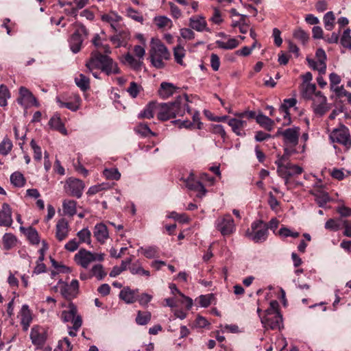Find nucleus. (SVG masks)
I'll return each mask as SVG.
<instances>
[{
	"mask_svg": "<svg viewBox=\"0 0 351 351\" xmlns=\"http://www.w3.org/2000/svg\"><path fill=\"white\" fill-rule=\"evenodd\" d=\"M188 96L184 94L177 97L173 102L164 103L158 105L157 117L159 120L165 121L176 116H183L185 112H190L187 104Z\"/></svg>",
	"mask_w": 351,
	"mask_h": 351,
	"instance_id": "nucleus-1",
	"label": "nucleus"
},
{
	"mask_svg": "<svg viewBox=\"0 0 351 351\" xmlns=\"http://www.w3.org/2000/svg\"><path fill=\"white\" fill-rule=\"evenodd\" d=\"M86 66L88 71L100 69L107 75L119 74L120 73L117 63L110 56L103 55L99 51L92 52L89 60L86 63Z\"/></svg>",
	"mask_w": 351,
	"mask_h": 351,
	"instance_id": "nucleus-2",
	"label": "nucleus"
},
{
	"mask_svg": "<svg viewBox=\"0 0 351 351\" xmlns=\"http://www.w3.org/2000/svg\"><path fill=\"white\" fill-rule=\"evenodd\" d=\"M171 54L165 45L158 40L152 39L150 58L152 64L157 69L165 66L163 60H169Z\"/></svg>",
	"mask_w": 351,
	"mask_h": 351,
	"instance_id": "nucleus-3",
	"label": "nucleus"
},
{
	"mask_svg": "<svg viewBox=\"0 0 351 351\" xmlns=\"http://www.w3.org/2000/svg\"><path fill=\"white\" fill-rule=\"evenodd\" d=\"M285 158V156H281L275 162V164L277 165L278 176L285 180V183L287 185L289 183V178L293 176L301 174L303 169L298 165L289 162L283 163Z\"/></svg>",
	"mask_w": 351,
	"mask_h": 351,
	"instance_id": "nucleus-4",
	"label": "nucleus"
},
{
	"mask_svg": "<svg viewBox=\"0 0 351 351\" xmlns=\"http://www.w3.org/2000/svg\"><path fill=\"white\" fill-rule=\"evenodd\" d=\"M73 25L75 31L71 36L69 43L71 51L76 53L80 51L82 44L88 35V31L85 26L80 23L76 22Z\"/></svg>",
	"mask_w": 351,
	"mask_h": 351,
	"instance_id": "nucleus-5",
	"label": "nucleus"
},
{
	"mask_svg": "<svg viewBox=\"0 0 351 351\" xmlns=\"http://www.w3.org/2000/svg\"><path fill=\"white\" fill-rule=\"evenodd\" d=\"M246 235L255 243L265 241L268 235V227L261 220L254 221L251 225V230H247Z\"/></svg>",
	"mask_w": 351,
	"mask_h": 351,
	"instance_id": "nucleus-6",
	"label": "nucleus"
},
{
	"mask_svg": "<svg viewBox=\"0 0 351 351\" xmlns=\"http://www.w3.org/2000/svg\"><path fill=\"white\" fill-rule=\"evenodd\" d=\"M215 224L223 236L232 234L236 229L234 219L229 214L218 217Z\"/></svg>",
	"mask_w": 351,
	"mask_h": 351,
	"instance_id": "nucleus-7",
	"label": "nucleus"
},
{
	"mask_svg": "<svg viewBox=\"0 0 351 351\" xmlns=\"http://www.w3.org/2000/svg\"><path fill=\"white\" fill-rule=\"evenodd\" d=\"M330 138L332 142L340 143L346 149H348L351 145L349 130L344 125H341L339 128L334 129L330 134Z\"/></svg>",
	"mask_w": 351,
	"mask_h": 351,
	"instance_id": "nucleus-8",
	"label": "nucleus"
},
{
	"mask_svg": "<svg viewBox=\"0 0 351 351\" xmlns=\"http://www.w3.org/2000/svg\"><path fill=\"white\" fill-rule=\"evenodd\" d=\"M29 336L32 344L36 346L37 349H40L47 339V329L41 326H34L31 329Z\"/></svg>",
	"mask_w": 351,
	"mask_h": 351,
	"instance_id": "nucleus-9",
	"label": "nucleus"
},
{
	"mask_svg": "<svg viewBox=\"0 0 351 351\" xmlns=\"http://www.w3.org/2000/svg\"><path fill=\"white\" fill-rule=\"evenodd\" d=\"M299 134L300 128L298 127H293L285 130L280 128L276 132V136H282L286 145L291 147H295L298 145Z\"/></svg>",
	"mask_w": 351,
	"mask_h": 351,
	"instance_id": "nucleus-10",
	"label": "nucleus"
},
{
	"mask_svg": "<svg viewBox=\"0 0 351 351\" xmlns=\"http://www.w3.org/2000/svg\"><path fill=\"white\" fill-rule=\"evenodd\" d=\"M84 187V183L82 180L69 178L66 181L64 190L69 195L80 198L82 195Z\"/></svg>",
	"mask_w": 351,
	"mask_h": 351,
	"instance_id": "nucleus-11",
	"label": "nucleus"
},
{
	"mask_svg": "<svg viewBox=\"0 0 351 351\" xmlns=\"http://www.w3.org/2000/svg\"><path fill=\"white\" fill-rule=\"evenodd\" d=\"M60 293L66 300H71L75 298L79 292V282L77 280H73L69 285L60 280Z\"/></svg>",
	"mask_w": 351,
	"mask_h": 351,
	"instance_id": "nucleus-12",
	"label": "nucleus"
},
{
	"mask_svg": "<svg viewBox=\"0 0 351 351\" xmlns=\"http://www.w3.org/2000/svg\"><path fill=\"white\" fill-rule=\"evenodd\" d=\"M279 304L276 300H272L270 302L269 307L265 311V315H267V319H271L270 317L276 318V324H271L272 328H282V316L278 311Z\"/></svg>",
	"mask_w": 351,
	"mask_h": 351,
	"instance_id": "nucleus-13",
	"label": "nucleus"
},
{
	"mask_svg": "<svg viewBox=\"0 0 351 351\" xmlns=\"http://www.w3.org/2000/svg\"><path fill=\"white\" fill-rule=\"evenodd\" d=\"M183 181L186 188L198 193L197 195L198 197H202L207 192L204 186L200 182L195 180V175L193 172H191L186 178L183 179Z\"/></svg>",
	"mask_w": 351,
	"mask_h": 351,
	"instance_id": "nucleus-14",
	"label": "nucleus"
},
{
	"mask_svg": "<svg viewBox=\"0 0 351 351\" xmlns=\"http://www.w3.org/2000/svg\"><path fill=\"white\" fill-rule=\"evenodd\" d=\"M20 97L17 101L19 104L23 106H27L28 105L38 106V103L33 94L25 87H21L19 89Z\"/></svg>",
	"mask_w": 351,
	"mask_h": 351,
	"instance_id": "nucleus-15",
	"label": "nucleus"
},
{
	"mask_svg": "<svg viewBox=\"0 0 351 351\" xmlns=\"http://www.w3.org/2000/svg\"><path fill=\"white\" fill-rule=\"evenodd\" d=\"M75 261L82 267L87 268L92 262H94L93 253L85 249H80L75 255Z\"/></svg>",
	"mask_w": 351,
	"mask_h": 351,
	"instance_id": "nucleus-16",
	"label": "nucleus"
},
{
	"mask_svg": "<svg viewBox=\"0 0 351 351\" xmlns=\"http://www.w3.org/2000/svg\"><path fill=\"white\" fill-rule=\"evenodd\" d=\"M189 27L199 32H210L205 18L201 15L191 16L189 19Z\"/></svg>",
	"mask_w": 351,
	"mask_h": 351,
	"instance_id": "nucleus-17",
	"label": "nucleus"
},
{
	"mask_svg": "<svg viewBox=\"0 0 351 351\" xmlns=\"http://www.w3.org/2000/svg\"><path fill=\"white\" fill-rule=\"evenodd\" d=\"M101 18L102 21L108 23L114 32H117L119 31V23L121 21L122 17L117 13L114 12H110L109 13L101 15Z\"/></svg>",
	"mask_w": 351,
	"mask_h": 351,
	"instance_id": "nucleus-18",
	"label": "nucleus"
},
{
	"mask_svg": "<svg viewBox=\"0 0 351 351\" xmlns=\"http://www.w3.org/2000/svg\"><path fill=\"white\" fill-rule=\"evenodd\" d=\"M12 222V209L8 204L3 203L0 210V226L10 227Z\"/></svg>",
	"mask_w": 351,
	"mask_h": 351,
	"instance_id": "nucleus-19",
	"label": "nucleus"
},
{
	"mask_svg": "<svg viewBox=\"0 0 351 351\" xmlns=\"http://www.w3.org/2000/svg\"><path fill=\"white\" fill-rule=\"evenodd\" d=\"M69 226L68 221L62 218L59 219L56 226V237L59 241L64 240L69 235Z\"/></svg>",
	"mask_w": 351,
	"mask_h": 351,
	"instance_id": "nucleus-20",
	"label": "nucleus"
},
{
	"mask_svg": "<svg viewBox=\"0 0 351 351\" xmlns=\"http://www.w3.org/2000/svg\"><path fill=\"white\" fill-rule=\"evenodd\" d=\"M138 293V289H131L129 287H125L120 291L119 297V298L124 301L126 304H133L137 300V293Z\"/></svg>",
	"mask_w": 351,
	"mask_h": 351,
	"instance_id": "nucleus-21",
	"label": "nucleus"
},
{
	"mask_svg": "<svg viewBox=\"0 0 351 351\" xmlns=\"http://www.w3.org/2000/svg\"><path fill=\"white\" fill-rule=\"evenodd\" d=\"M228 124L231 127L232 132L237 136L245 135V133L242 132L243 129L247 125V122L245 119L236 116L235 118L228 119Z\"/></svg>",
	"mask_w": 351,
	"mask_h": 351,
	"instance_id": "nucleus-22",
	"label": "nucleus"
},
{
	"mask_svg": "<svg viewBox=\"0 0 351 351\" xmlns=\"http://www.w3.org/2000/svg\"><path fill=\"white\" fill-rule=\"evenodd\" d=\"M178 89V88L172 83L163 82L160 84L158 95L161 98L165 99L172 96Z\"/></svg>",
	"mask_w": 351,
	"mask_h": 351,
	"instance_id": "nucleus-23",
	"label": "nucleus"
},
{
	"mask_svg": "<svg viewBox=\"0 0 351 351\" xmlns=\"http://www.w3.org/2000/svg\"><path fill=\"white\" fill-rule=\"evenodd\" d=\"M20 315L21 324L22 325L23 329V330L27 331L32 320V314L29 309L28 305L24 304L22 306L20 311Z\"/></svg>",
	"mask_w": 351,
	"mask_h": 351,
	"instance_id": "nucleus-24",
	"label": "nucleus"
},
{
	"mask_svg": "<svg viewBox=\"0 0 351 351\" xmlns=\"http://www.w3.org/2000/svg\"><path fill=\"white\" fill-rule=\"evenodd\" d=\"M93 234L97 241L104 243L108 238V230L106 226L102 223L96 224L94 228Z\"/></svg>",
	"mask_w": 351,
	"mask_h": 351,
	"instance_id": "nucleus-25",
	"label": "nucleus"
},
{
	"mask_svg": "<svg viewBox=\"0 0 351 351\" xmlns=\"http://www.w3.org/2000/svg\"><path fill=\"white\" fill-rule=\"evenodd\" d=\"M20 230L25 233L32 244L37 245L39 243L40 237L37 230L35 228L32 227L25 228L21 226L20 227Z\"/></svg>",
	"mask_w": 351,
	"mask_h": 351,
	"instance_id": "nucleus-26",
	"label": "nucleus"
},
{
	"mask_svg": "<svg viewBox=\"0 0 351 351\" xmlns=\"http://www.w3.org/2000/svg\"><path fill=\"white\" fill-rule=\"evenodd\" d=\"M156 110L158 111V105L155 102H150L146 106L143 111L139 114V117L152 119Z\"/></svg>",
	"mask_w": 351,
	"mask_h": 351,
	"instance_id": "nucleus-27",
	"label": "nucleus"
},
{
	"mask_svg": "<svg viewBox=\"0 0 351 351\" xmlns=\"http://www.w3.org/2000/svg\"><path fill=\"white\" fill-rule=\"evenodd\" d=\"M3 249L9 250L13 248L17 242L16 237L12 233H5L3 237Z\"/></svg>",
	"mask_w": 351,
	"mask_h": 351,
	"instance_id": "nucleus-28",
	"label": "nucleus"
},
{
	"mask_svg": "<svg viewBox=\"0 0 351 351\" xmlns=\"http://www.w3.org/2000/svg\"><path fill=\"white\" fill-rule=\"evenodd\" d=\"M256 122L260 124L262 127L265 128L267 130L271 131L273 129L274 121L268 117L259 114L256 117Z\"/></svg>",
	"mask_w": 351,
	"mask_h": 351,
	"instance_id": "nucleus-29",
	"label": "nucleus"
},
{
	"mask_svg": "<svg viewBox=\"0 0 351 351\" xmlns=\"http://www.w3.org/2000/svg\"><path fill=\"white\" fill-rule=\"evenodd\" d=\"M77 203L74 200L65 199L62 203L63 211L65 215L73 216L76 213Z\"/></svg>",
	"mask_w": 351,
	"mask_h": 351,
	"instance_id": "nucleus-30",
	"label": "nucleus"
},
{
	"mask_svg": "<svg viewBox=\"0 0 351 351\" xmlns=\"http://www.w3.org/2000/svg\"><path fill=\"white\" fill-rule=\"evenodd\" d=\"M49 125L51 128L60 132L61 133L66 134V130L60 118L58 115H53L49 121Z\"/></svg>",
	"mask_w": 351,
	"mask_h": 351,
	"instance_id": "nucleus-31",
	"label": "nucleus"
},
{
	"mask_svg": "<svg viewBox=\"0 0 351 351\" xmlns=\"http://www.w3.org/2000/svg\"><path fill=\"white\" fill-rule=\"evenodd\" d=\"M76 313H77L76 306L73 303H70L69 305V309L62 311V319L64 322H71L72 319H73Z\"/></svg>",
	"mask_w": 351,
	"mask_h": 351,
	"instance_id": "nucleus-32",
	"label": "nucleus"
},
{
	"mask_svg": "<svg viewBox=\"0 0 351 351\" xmlns=\"http://www.w3.org/2000/svg\"><path fill=\"white\" fill-rule=\"evenodd\" d=\"M138 252H141L147 258H153L158 256V250L156 246H149L147 247H141L138 250Z\"/></svg>",
	"mask_w": 351,
	"mask_h": 351,
	"instance_id": "nucleus-33",
	"label": "nucleus"
},
{
	"mask_svg": "<svg viewBox=\"0 0 351 351\" xmlns=\"http://www.w3.org/2000/svg\"><path fill=\"white\" fill-rule=\"evenodd\" d=\"M151 317L152 314L150 312L138 311L135 320L137 324L144 326L149 322Z\"/></svg>",
	"mask_w": 351,
	"mask_h": 351,
	"instance_id": "nucleus-34",
	"label": "nucleus"
},
{
	"mask_svg": "<svg viewBox=\"0 0 351 351\" xmlns=\"http://www.w3.org/2000/svg\"><path fill=\"white\" fill-rule=\"evenodd\" d=\"M75 82L76 85L83 91H85L90 88V81L88 77L82 73H80L75 78Z\"/></svg>",
	"mask_w": 351,
	"mask_h": 351,
	"instance_id": "nucleus-35",
	"label": "nucleus"
},
{
	"mask_svg": "<svg viewBox=\"0 0 351 351\" xmlns=\"http://www.w3.org/2000/svg\"><path fill=\"white\" fill-rule=\"evenodd\" d=\"M124 62L127 63L134 70L141 69L142 65V62L140 60L136 59L129 53L124 56Z\"/></svg>",
	"mask_w": 351,
	"mask_h": 351,
	"instance_id": "nucleus-36",
	"label": "nucleus"
},
{
	"mask_svg": "<svg viewBox=\"0 0 351 351\" xmlns=\"http://www.w3.org/2000/svg\"><path fill=\"white\" fill-rule=\"evenodd\" d=\"M315 197V201L320 207L324 206L326 203L330 200L329 195L327 193L318 191L313 193Z\"/></svg>",
	"mask_w": 351,
	"mask_h": 351,
	"instance_id": "nucleus-37",
	"label": "nucleus"
},
{
	"mask_svg": "<svg viewBox=\"0 0 351 351\" xmlns=\"http://www.w3.org/2000/svg\"><path fill=\"white\" fill-rule=\"evenodd\" d=\"M315 56L316 58L318 59L317 61H319V65H320V69L322 71V74H324L326 71V54L324 49H318L316 51Z\"/></svg>",
	"mask_w": 351,
	"mask_h": 351,
	"instance_id": "nucleus-38",
	"label": "nucleus"
},
{
	"mask_svg": "<svg viewBox=\"0 0 351 351\" xmlns=\"http://www.w3.org/2000/svg\"><path fill=\"white\" fill-rule=\"evenodd\" d=\"M11 183L16 187H22L25 183L23 175L19 172H14L10 176Z\"/></svg>",
	"mask_w": 351,
	"mask_h": 351,
	"instance_id": "nucleus-39",
	"label": "nucleus"
},
{
	"mask_svg": "<svg viewBox=\"0 0 351 351\" xmlns=\"http://www.w3.org/2000/svg\"><path fill=\"white\" fill-rule=\"evenodd\" d=\"M154 21L155 24L156 25V26L160 29H162V28H164L166 27H171L172 26V21H171L170 19H169L168 17H167L165 16H156L154 19Z\"/></svg>",
	"mask_w": 351,
	"mask_h": 351,
	"instance_id": "nucleus-40",
	"label": "nucleus"
},
{
	"mask_svg": "<svg viewBox=\"0 0 351 351\" xmlns=\"http://www.w3.org/2000/svg\"><path fill=\"white\" fill-rule=\"evenodd\" d=\"M335 17L332 12L330 11L324 16V27L326 30L330 31L334 27Z\"/></svg>",
	"mask_w": 351,
	"mask_h": 351,
	"instance_id": "nucleus-41",
	"label": "nucleus"
},
{
	"mask_svg": "<svg viewBox=\"0 0 351 351\" xmlns=\"http://www.w3.org/2000/svg\"><path fill=\"white\" fill-rule=\"evenodd\" d=\"M239 41L235 38H230L227 42L217 41V46L223 49H233L239 45Z\"/></svg>",
	"mask_w": 351,
	"mask_h": 351,
	"instance_id": "nucleus-42",
	"label": "nucleus"
},
{
	"mask_svg": "<svg viewBox=\"0 0 351 351\" xmlns=\"http://www.w3.org/2000/svg\"><path fill=\"white\" fill-rule=\"evenodd\" d=\"M90 273L91 277L95 276L99 280H102L106 276L103 266L100 264L94 265L90 270Z\"/></svg>",
	"mask_w": 351,
	"mask_h": 351,
	"instance_id": "nucleus-43",
	"label": "nucleus"
},
{
	"mask_svg": "<svg viewBox=\"0 0 351 351\" xmlns=\"http://www.w3.org/2000/svg\"><path fill=\"white\" fill-rule=\"evenodd\" d=\"M315 90L316 85L315 84H307L302 91V95L305 99H313L315 93H317Z\"/></svg>",
	"mask_w": 351,
	"mask_h": 351,
	"instance_id": "nucleus-44",
	"label": "nucleus"
},
{
	"mask_svg": "<svg viewBox=\"0 0 351 351\" xmlns=\"http://www.w3.org/2000/svg\"><path fill=\"white\" fill-rule=\"evenodd\" d=\"M80 239V243H86L90 245L91 243V232L88 228H84L77 234Z\"/></svg>",
	"mask_w": 351,
	"mask_h": 351,
	"instance_id": "nucleus-45",
	"label": "nucleus"
},
{
	"mask_svg": "<svg viewBox=\"0 0 351 351\" xmlns=\"http://www.w3.org/2000/svg\"><path fill=\"white\" fill-rule=\"evenodd\" d=\"M12 143L9 138H4L0 143V154L6 156L12 150Z\"/></svg>",
	"mask_w": 351,
	"mask_h": 351,
	"instance_id": "nucleus-46",
	"label": "nucleus"
},
{
	"mask_svg": "<svg viewBox=\"0 0 351 351\" xmlns=\"http://www.w3.org/2000/svg\"><path fill=\"white\" fill-rule=\"evenodd\" d=\"M103 174L108 180H118L121 178V173L117 169H106Z\"/></svg>",
	"mask_w": 351,
	"mask_h": 351,
	"instance_id": "nucleus-47",
	"label": "nucleus"
},
{
	"mask_svg": "<svg viewBox=\"0 0 351 351\" xmlns=\"http://www.w3.org/2000/svg\"><path fill=\"white\" fill-rule=\"evenodd\" d=\"M215 299V295L213 293L206 294V295H201L198 301L202 307H208Z\"/></svg>",
	"mask_w": 351,
	"mask_h": 351,
	"instance_id": "nucleus-48",
	"label": "nucleus"
},
{
	"mask_svg": "<svg viewBox=\"0 0 351 351\" xmlns=\"http://www.w3.org/2000/svg\"><path fill=\"white\" fill-rule=\"evenodd\" d=\"M129 269L130 272L134 275L138 274L147 277L150 276V273L148 270L144 269L140 265H136V263L133 264Z\"/></svg>",
	"mask_w": 351,
	"mask_h": 351,
	"instance_id": "nucleus-49",
	"label": "nucleus"
},
{
	"mask_svg": "<svg viewBox=\"0 0 351 351\" xmlns=\"http://www.w3.org/2000/svg\"><path fill=\"white\" fill-rule=\"evenodd\" d=\"M10 97L9 91L6 86H0V106H5L7 105V99Z\"/></svg>",
	"mask_w": 351,
	"mask_h": 351,
	"instance_id": "nucleus-50",
	"label": "nucleus"
},
{
	"mask_svg": "<svg viewBox=\"0 0 351 351\" xmlns=\"http://www.w3.org/2000/svg\"><path fill=\"white\" fill-rule=\"evenodd\" d=\"M341 44L346 48H351L350 29L347 28L344 30L341 38Z\"/></svg>",
	"mask_w": 351,
	"mask_h": 351,
	"instance_id": "nucleus-51",
	"label": "nucleus"
},
{
	"mask_svg": "<svg viewBox=\"0 0 351 351\" xmlns=\"http://www.w3.org/2000/svg\"><path fill=\"white\" fill-rule=\"evenodd\" d=\"M56 102L60 108H66L73 112L77 111L80 108L78 104L73 102H64L61 101L59 97H56Z\"/></svg>",
	"mask_w": 351,
	"mask_h": 351,
	"instance_id": "nucleus-52",
	"label": "nucleus"
},
{
	"mask_svg": "<svg viewBox=\"0 0 351 351\" xmlns=\"http://www.w3.org/2000/svg\"><path fill=\"white\" fill-rule=\"evenodd\" d=\"M127 16L132 19L142 23L143 21V16L138 11L132 8H128L126 10Z\"/></svg>",
	"mask_w": 351,
	"mask_h": 351,
	"instance_id": "nucleus-53",
	"label": "nucleus"
},
{
	"mask_svg": "<svg viewBox=\"0 0 351 351\" xmlns=\"http://www.w3.org/2000/svg\"><path fill=\"white\" fill-rule=\"evenodd\" d=\"M293 36L300 40L302 44H305L308 40V34L302 29H298L293 32Z\"/></svg>",
	"mask_w": 351,
	"mask_h": 351,
	"instance_id": "nucleus-54",
	"label": "nucleus"
},
{
	"mask_svg": "<svg viewBox=\"0 0 351 351\" xmlns=\"http://www.w3.org/2000/svg\"><path fill=\"white\" fill-rule=\"evenodd\" d=\"M141 89V86L140 85L134 82H132L130 84V86L127 89V92L132 98H136L138 96Z\"/></svg>",
	"mask_w": 351,
	"mask_h": 351,
	"instance_id": "nucleus-55",
	"label": "nucleus"
},
{
	"mask_svg": "<svg viewBox=\"0 0 351 351\" xmlns=\"http://www.w3.org/2000/svg\"><path fill=\"white\" fill-rule=\"evenodd\" d=\"M72 346L67 337L64 338L58 343V348L55 351H71Z\"/></svg>",
	"mask_w": 351,
	"mask_h": 351,
	"instance_id": "nucleus-56",
	"label": "nucleus"
},
{
	"mask_svg": "<svg viewBox=\"0 0 351 351\" xmlns=\"http://www.w3.org/2000/svg\"><path fill=\"white\" fill-rule=\"evenodd\" d=\"M173 55L176 62L182 64V58L185 55L184 49L182 47L177 46L174 48Z\"/></svg>",
	"mask_w": 351,
	"mask_h": 351,
	"instance_id": "nucleus-57",
	"label": "nucleus"
},
{
	"mask_svg": "<svg viewBox=\"0 0 351 351\" xmlns=\"http://www.w3.org/2000/svg\"><path fill=\"white\" fill-rule=\"evenodd\" d=\"M136 131L137 133L141 134L143 136H147L149 134H151L152 136H155V134L151 131L149 126L146 124H139L136 128Z\"/></svg>",
	"mask_w": 351,
	"mask_h": 351,
	"instance_id": "nucleus-58",
	"label": "nucleus"
},
{
	"mask_svg": "<svg viewBox=\"0 0 351 351\" xmlns=\"http://www.w3.org/2000/svg\"><path fill=\"white\" fill-rule=\"evenodd\" d=\"M30 145L34 150V160L40 161L42 158V151L40 147L36 143L34 139L31 141Z\"/></svg>",
	"mask_w": 351,
	"mask_h": 351,
	"instance_id": "nucleus-59",
	"label": "nucleus"
},
{
	"mask_svg": "<svg viewBox=\"0 0 351 351\" xmlns=\"http://www.w3.org/2000/svg\"><path fill=\"white\" fill-rule=\"evenodd\" d=\"M313 106L314 112L319 116L324 115L328 110L326 103H319L313 104Z\"/></svg>",
	"mask_w": 351,
	"mask_h": 351,
	"instance_id": "nucleus-60",
	"label": "nucleus"
},
{
	"mask_svg": "<svg viewBox=\"0 0 351 351\" xmlns=\"http://www.w3.org/2000/svg\"><path fill=\"white\" fill-rule=\"evenodd\" d=\"M152 295L147 293L137 295V300L141 306H145L152 300Z\"/></svg>",
	"mask_w": 351,
	"mask_h": 351,
	"instance_id": "nucleus-61",
	"label": "nucleus"
},
{
	"mask_svg": "<svg viewBox=\"0 0 351 351\" xmlns=\"http://www.w3.org/2000/svg\"><path fill=\"white\" fill-rule=\"evenodd\" d=\"M325 228L333 231H337L340 228V224L337 220L334 219H328L325 223Z\"/></svg>",
	"mask_w": 351,
	"mask_h": 351,
	"instance_id": "nucleus-62",
	"label": "nucleus"
},
{
	"mask_svg": "<svg viewBox=\"0 0 351 351\" xmlns=\"http://www.w3.org/2000/svg\"><path fill=\"white\" fill-rule=\"evenodd\" d=\"M180 34L182 37L187 40H193L195 38V33L191 29L182 28L180 29Z\"/></svg>",
	"mask_w": 351,
	"mask_h": 351,
	"instance_id": "nucleus-63",
	"label": "nucleus"
},
{
	"mask_svg": "<svg viewBox=\"0 0 351 351\" xmlns=\"http://www.w3.org/2000/svg\"><path fill=\"white\" fill-rule=\"evenodd\" d=\"M337 212L343 217L351 216V208L345 206L337 207Z\"/></svg>",
	"mask_w": 351,
	"mask_h": 351,
	"instance_id": "nucleus-64",
	"label": "nucleus"
}]
</instances>
